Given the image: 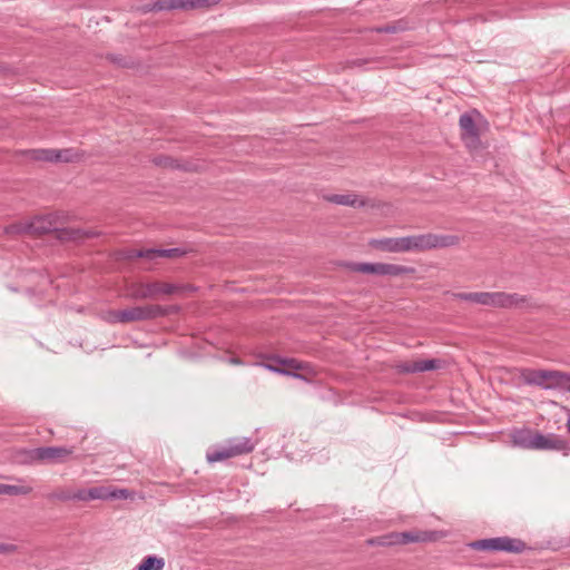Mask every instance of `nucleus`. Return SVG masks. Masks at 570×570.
Returning <instances> with one entry per match:
<instances>
[{
  "label": "nucleus",
  "mask_w": 570,
  "mask_h": 570,
  "mask_svg": "<svg viewBox=\"0 0 570 570\" xmlns=\"http://www.w3.org/2000/svg\"><path fill=\"white\" fill-rule=\"evenodd\" d=\"M72 493L73 491L72 490H68V489H59V490H56L55 492H52L49 498L50 499H53V500H58V501H72Z\"/></svg>",
  "instance_id": "393cba45"
},
{
  "label": "nucleus",
  "mask_w": 570,
  "mask_h": 570,
  "mask_svg": "<svg viewBox=\"0 0 570 570\" xmlns=\"http://www.w3.org/2000/svg\"><path fill=\"white\" fill-rule=\"evenodd\" d=\"M14 549L11 544L0 543V553L10 552Z\"/></svg>",
  "instance_id": "c756f323"
},
{
  "label": "nucleus",
  "mask_w": 570,
  "mask_h": 570,
  "mask_svg": "<svg viewBox=\"0 0 570 570\" xmlns=\"http://www.w3.org/2000/svg\"><path fill=\"white\" fill-rule=\"evenodd\" d=\"M278 362H279V364L287 365L288 367L294 368V370L302 368V365L295 360L282 358Z\"/></svg>",
  "instance_id": "cd10ccee"
},
{
  "label": "nucleus",
  "mask_w": 570,
  "mask_h": 570,
  "mask_svg": "<svg viewBox=\"0 0 570 570\" xmlns=\"http://www.w3.org/2000/svg\"><path fill=\"white\" fill-rule=\"evenodd\" d=\"M102 500H127L132 498L128 489H118L101 485Z\"/></svg>",
  "instance_id": "4be33fe9"
},
{
  "label": "nucleus",
  "mask_w": 570,
  "mask_h": 570,
  "mask_svg": "<svg viewBox=\"0 0 570 570\" xmlns=\"http://www.w3.org/2000/svg\"><path fill=\"white\" fill-rule=\"evenodd\" d=\"M452 296L460 301L493 307H511L520 302L517 294H508L504 292H460L453 293Z\"/></svg>",
  "instance_id": "f03ea898"
},
{
  "label": "nucleus",
  "mask_w": 570,
  "mask_h": 570,
  "mask_svg": "<svg viewBox=\"0 0 570 570\" xmlns=\"http://www.w3.org/2000/svg\"><path fill=\"white\" fill-rule=\"evenodd\" d=\"M167 314L168 308L161 305L134 306L130 308L111 312L109 322L129 323L149 321L165 316Z\"/></svg>",
  "instance_id": "20e7f679"
},
{
  "label": "nucleus",
  "mask_w": 570,
  "mask_h": 570,
  "mask_svg": "<svg viewBox=\"0 0 570 570\" xmlns=\"http://www.w3.org/2000/svg\"><path fill=\"white\" fill-rule=\"evenodd\" d=\"M470 547L475 550L505 551L519 553L525 549V543L519 539L498 537L474 541L470 544Z\"/></svg>",
  "instance_id": "0eeeda50"
},
{
  "label": "nucleus",
  "mask_w": 570,
  "mask_h": 570,
  "mask_svg": "<svg viewBox=\"0 0 570 570\" xmlns=\"http://www.w3.org/2000/svg\"><path fill=\"white\" fill-rule=\"evenodd\" d=\"M403 29L404 28L402 26H400L399 23H391V24H386L384 27L377 28L376 31L384 32V33H396Z\"/></svg>",
  "instance_id": "a878e982"
},
{
  "label": "nucleus",
  "mask_w": 570,
  "mask_h": 570,
  "mask_svg": "<svg viewBox=\"0 0 570 570\" xmlns=\"http://www.w3.org/2000/svg\"><path fill=\"white\" fill-rule=\"evenodd\" d=\"M102 500L101 487L78 489L72 493V501Z\"/></svg>",
  "instance_id": "aec40b11"
},
{
  "label": "nucleus",
  "mask_w": 570,
  "mask_h": 570,
  "mask_svg": "<svg viewBox=\"0 0 570 570\" xmlns=\"http://www.w3.org/2000/svg\"><path fill=\"white\" fill-rule=\"evenodd\" d=\"M535 436L537 432H531L530 430H520L513 433L512 441L513 444L523 449H535Z\"/></svg>",
  "instance_id": "a211bd4d"
},
{
  "label": "nucleus",
  "mask_w": 570,
  "mask_h": 570,
  "mask_svg": "<svg viewBox=\"0 0 570 570\" xmlns=\"http://www.w3.org/2000/svg\"><path fill=\"white\" fill-rule=\"evenodd\" d=\"M135 255L141 258L155 259L156 257H178L184 255V250L178 247L167 249L149 248L144 250H137Z\"/></svg>",
  "instance_id": "f3484780"
},
{
  "label": "nucleus",
  "mask_w": 570,
  "mask_h": 570,
  "mask_svg": "<svg viewBox=\"0 0 570 570\" xmlns=\"http://www.w3.org/2000/svg\"><path fill=\"white\" fill-rule=\"evenodd\" d=\"M165 567V560L161 557L155 554L147 556L138 566V570H163Z\"/></svg>",
  "instance_id": "5701e85b"
},
{
  "label": "nucleus",
  "mask_w": 570,
  "mask_h": 570,
  "mask_svg": "<svg viewBox=\"0 0 570 570\" xmlns=\"http://www.w3.org/2000/svg\"><path fill=\"white\" fill-rule=\"evenodd\" d=\"M24 154L33 160L49 163H68L73 158L72 149H30Z\"/></svg>",
  "instance_id": "9d476101"
},
{
  "label": "nucleus",
  "mask_w": 570,
  "mask_h": 570,
  "mask_svg": "<svg viewBox=\"0 0 570 570\" xmlns=\"http://www.w3.org/2000/svg\"><path fill=\"white\" fill-rule=\"evenodd\" d=\"M459 125L461 128V137L468 148L474 149L480 145V131L473 116L464 112L460 116Z\"/></svg>",
  "instance_id": "1a4fd4ad"
},
{
  "label": "nucleus",
  "mask_w": 570,
  "mask_h": 570,
  "mask_svg": "<svg viewBox=\"0 0 570 570\" xmlns=\"http://www.w3.org/2000/svg\"><path fill=\"white\" fill-rule=\"evenodd\" d=\"M72 454L71 448L40 446L29 452L31 461L43 463H62Z\"/></svg>",
  "instance_id": "6e6552de"
},
{
  "label": "nucleus",
  "mask_w": 570,
  "mask_h": 570,
  "mask_svg": "<svg viewBox=\"0 0 570 570\" xmlns=\"http://www.w3.org/2000/svg\"><path fill=\"white\" fill-rule=\"evenodd\" d=\"M352 269L363 274H374L381 276H402L411 275L415 269L411 266L389 264V263H355Z\"/></svg>",
  "instance_id": "423d86ee"
},
{
  "label": "nucleus",
  "mask_w": 570,
  "mask_h": 570,
  "mask_svg": "<svg viewBox=\"0 0 570 570\" xmlns=\"http://www.w3.org/2000/svg\"><path fill=\"white\" fill-rule=\"evenodd\" d=\"M567 428H568V431L570 432V415H569V419H568V422H567Z\"/></svg>",
  "instance_id": "7c9ffc66"
},
{
  "label": "nucleus",
  "mask_w": 570,
  "mask_h": 570,
  "mask_svg": "<svg viewBox=\"0 0 570 570\" xmlns=\"http://www.w3.org/2000/svg\"><path fill=\"white\" fill-rule=\"evenodd\" d=\"M326 199L336 205L351 206L354 208L362 207L365 205L364 200H361L354 194H342V195L334 194V195L327 196Z\"/></svg>",
  "instance_id": "6ab92c4d"
},
{
  "label": "nucleus",
  "mask_w": 570,
  "mask_h": 570,
  "mask_svg": "<svg viewBox=\"0 0 570 570\" xmlns=\"http://www.w3.org/2000/svg\"><path fill=\"white\" fill-rule=\"evenodd\" d=\"M265 367L268 368L272 372H275V373L285 374V375H293L294 377H302L299 374L291 373L288 370L274 367L273 365H269V364H266Z\"/></svg>",
  "instance_id": "bb28decb"
},
{
  "label": "nucleus",
  "mask_w": 570,
  "mask_h": 570,
  "mask_svg": "<svg viewBox=\"0 0 570 570\" xmlns=\"http://www.w3.org/2000/svg\"><path fill=\"white\" fill-rule=\"evenodd\" d=\"M257 442L248 436H236L227 441L226 445L209 449L206 459L209 463L219 462L229 458L250 453Z\"/></svg>",
  "instance_id": "7ed1b4c3"
},
{
  "label": "nucleus",
  "mask_w": 570,
  "mask_h": 570,
  "mask_svg": "<svg viewBox=\"0 0 570 570\" xmlns=\"http://www.w3.org/2000/svg\"><path fill=\"white\" fill-rule=\"evenodd\" d=\"M441 363L438 358L406 361L401 363L397 368L402 373L414 374L438 370L441 367Z\"/></svg>",
  "instance_id": "ddd939ff"
},
{
  "label": "nucleus",
  "mask_w": 570,
  "mask_h": 570,
  "mask_svg": "<svg viewBox=\"0 0 570 570\" xmlns=\"http://www.w3.org/2000/svg\"><path fill=\"white\" fill-rule=\"evenodd\" d=\"M542 371L543 370H533V368H521L520 370V379L523 384L539 386L542 385Z\"/></svg>",
  "instance_id": "412c9836"
},
{
  "label": "nucleus",
  "mask_w": 570,
  "mask_h": 570,
  "mask_svg": "<svg viewBox=\"0 0 570 570\" xmlns=\"http://www.w3.org/2000/svg\"><path fill=\"white\" fill-rule=\"evenodd\" d=\"M207 0H157L153 9L155 10H171V9H194Z\"/></svg>",
  "instance_id": "2eb2a0df"
},
{
  "label": "nucleus",
  "mask_w": 570,
  "mask_h": 570,
  "mask_svg": "<svg viewBox=\"0 0 570 570\" xmlns=\"http://www.w3.org/2000/svg\"><path fill=\"white\" fill-rule=\"evenodd\" d=\"M563 390L562 392H570V373L564 372V381H563Z\"/></svg>",
  "instance_id": "c85d7f7f"
},
{
  "label": "nucleus",
  "mask_w": 570,
  "mask_h": 570,
  "mask_svg": "<svg viewBox=\"0 0 570 570\" xmlns=\"http://www.w3.org/2000/svg\"><path fill=\"white\" fill-rule=\"evenodd\" d=\"M431 539V535L428 532H403L395 533L391 535V540L380 541V544H394V543H410V542H420L428 541Z\"/></svg>",
  "instance_id": "dca6fc26"
},
{
  "label": "nucleus",
  "mask_w": 570,
  "mask_h": 570,
  "mask_svg": "<svg viewBox=\"0 0 570 570\" xmlns=\"http://www.w3.org/2000/svg\"><path fill=\"white\" fill-rule=\"evenodd\" d=\"M232 362L235 363V364H238V361L235 360V358H233Z\"/></svg>",
  "instance_id": "2f4dec72"
},
{
  "label": "nucleus",
  "mask_w": 570,
  "mask_h": 570,
  "mask_svg": "<svg viewBox=\"0 0 570 570\" xmlns=\"http://www.w3.org/2000/svg\"><path fill=\"white\" fill-rule=\"evenodd\" d=\"M31 489L23 485H12L0 483V494L20 495L30 493Z\"/></svg>",
  "instance_id": "b1692460"
},
{
  "label": "nucleus",
  "mask_w": 570,
  "mask_h": 570,
  "mask_svg": "<svg viewBox=\"0 0 570 570\" xmlns=\"http://www.w3.org/2000/svg\"><path fill=\"white\" fill-rule=\"evenodd\" d=\"M535 445L537 450H556L563 452L564 455L568 454L569 444L561 436L556 434H542L537 432L535 436Z\"/></svg>",
  "instance_id": "f8f14e48"
},
{
  "label": "nucleus",
  "mask_w": 570,
  "mask_h": 570,
  "mask_svg": "<svg viewBox=\"0 0 570 570\" xmlns=\"http://www.w3.org/2000/svg\"><path fill=\"white\" fill-rule=\"evenodd\" d=\"M183 289V286L171 283H138L132 285L130 296L135 299H155L161 295H171Z\"/></svg>",
  "instance_id": "39448f33"
},
{
  "label": "nucleus",
  "mask_w": 570,
  "mask_h": 570,
  "mask_svg": "<svg viewBox=\"0 0 570 570\" xmlns=\"http://www.w3.org/2000/svg\"><path fill=\"white\" fill-rule=\"evenodd\" d=\"M542 385L540 387L546 391H561L563 390L564 372L556 370H543L542 371Z\"/></svg>",
  "instance_id": "4468645a"
},
{
  "label": "nucleus",
  "mask_w": 570,
  "mask_h": 570,
  "mask_svg": "<svg viewBox=\"0 0 570 570\" xmlns=\"http://www.w3.org/2000/svg\"><path fill=\"white\" fill-rule=\"evenodd\" d=\"M52 229V224L45 217H36L27 224L12 225L6 229L7 233H35L45 234Z\"/></svg>",
  "instance_id": "9b49d317"
},
{
  "label": "nucleus",
  "mask_w": 570,
  "mask_h": 570,
  "mask_svg": "<svg viewBox=\"0 0 570 570\" xmlns=\"http://www.w3.org/2000/svg\"><path fill=\"white\" fill-rule=\"evenodd\" d=\"M459 243L455 235L420 234L403 237H384L370 240V245L387 253L423 252L454 246Z\"/></svg>",
  "instance_id": "f257e3e1"
}]
</instances>
